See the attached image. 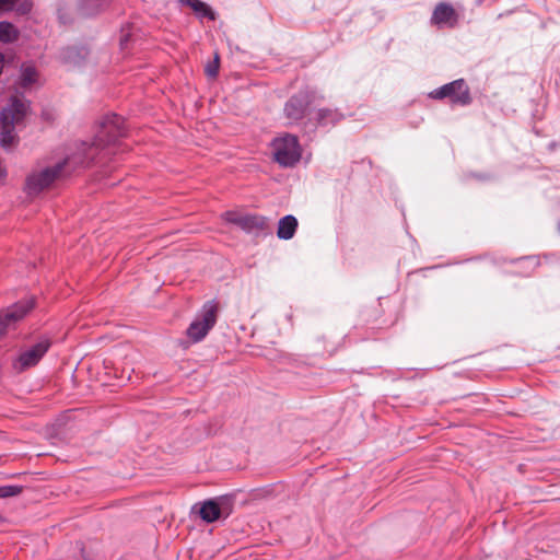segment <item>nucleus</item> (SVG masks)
<instances>
[{
	"instance_id": "obj_7",
	"label": "nucleus",
	"mask_w": 560,
	"mask_h": 560,
	"mask_svg": "<svg viewBox=\"0 0 560 560\" xmlns=\"http://www.w3.org/2000/svg\"><path fill=\"white\" fill-rule=\"evenodd\" d=\"M233 512V500L230 497H218L205 501L200 509L199 515L202 521L213 523L221 518H226Z\"/></svg>"
},
{
	"instance_id": "obj_18",
	"label": "nucleus",
	"mask_w": 560,
	"mask_h": 560,
	"mask_svg": "<svg viewBox=\"0 0 560 560\" xmlns=\"http://www.w3.org/2000/svg\"><path fill=\"white\" fill-rule=\"evenodd\" d=\"M37 71L33 66H22L20 75V85L27 88L36 82Z\"/></svg>"
},
{
	"instance_id": "obj_10",
	"label": "nucleus",
	"mask_w": 560,
	"mask_h": 560,
	"mask_svg": "<svg viewBox=\"0 0 560 560\" xmlns=\"http://www.w3.org/2000/svg\"><path fill=\"white\" fill-rule=\"evenodd\" d=\"M26 110V104L23 101L14 97L10 104L2 109L0 114V124H7L9 127L15 126L23 120Z\"/></svg>"
},
{
	"instance_id": "obj_15",
	"label": "nucleus",
	"mask_w": 560,
	"mask_h": 560,
	"mask_svg": "<svg viewBox=\"0 0 560 560\" xmlns=\"http://www.w3.org/2000/svg\"><path fill=\"white\" fill-rule=\"evenodd\" d=\"M343 118V115L335 108H319L316 112V122L319 126L335 125Z\"/></svg>"
},
{
	"instance_id": "obj_19",
	"label": "nucleus",
	"mask_w": 560,
	"mask_h": 560,
	"mask_svg": "<svg viewBox=\"0 0 560 560\" xmlns=\"http://www.w3.org/2000/svg\"><path fill=\"white\" fill-rule=\"evenodd\" d=\"M15 141L14 126L1 124L0 143L3 148L11 147Z\"/></svg>"
},
{
	"instance_id": "obj_12",
	"label": "nucleus",
	"mask_w": 560,
	"mask_h": 560,
	"mask_svg": "<svg viewBox=\"0 0 560 560\" xmlns=\"http://www.w3.org/2000/svg\"><path fill=\"white\" fill-rule=\"evenodd\" d=\"M112 0H78V11L83 16H93L105 10Z\"/></svg>"
},
{
	"instance_id": "obj_9",
	"label": "nucleus",
	"mask_w": 560,
	"mask_h": 560,
	"mask_svg": "<svg viewBox=\"0 0 560 560\" xmlns=\"http://www.w3.org/2000/svg\"><path fill=\"white\" fill-rule=\"evenodd\" d=\"M50 347L48 338H40L35 345L22 351L18 359L13 362V368L18 372H22L28 368L36 365Z\"/></svg>"
},
{
	"instance_id": "obj_22",
	"label": "nucleus",
	"mask_w": 560,
	"mask_h": 560,
	"mask_svg": "<svg viewBox=\"0 0 560 560\" xmlns=\"http://www.w3.org/2000/svg\"><path fill=\"white\" fill-rule=\"evenodd\" d=\"M18 0H0V11L13 10Z\"/></svg>"
},
{
	"instance_id": "obj_20",
	"label": "nucleus",
	"mask_w": 560,
	"mask_h": 560,
	"mask_svg": "<svg viewBox=\"0 0 560 560\" xmlns=\"http://www.w3.org/2000/svg\"><path fill=\"white\" fill-rule=\"evenodd\" d=\"M23 490L22 486L8 485L0 487V498H10L20 494Z\"/></svg>"
},
{
	"instance_id": "obj_17",
	"label": "nucleus",
	"mask_w": 560,
	"mask_h": 560,
	"mask_svg": "<svg viewBox=\"0 0 560 560\" xmlns=\"http://www.w3.org/2000/svg\"><path fill=\"white\" fill-rule=\"evenodd\" d=\"M19 38L18 28L10 22L0 21V42L13 43Z\"/></svg>"
},
{
	"instance_id": "obj_23",
	"label": "nucleus",
	"mask_w": 560,
	"mask_h": 560,
	"mask_svg": "<svg viewBox=\"0 0 560 560\" xmlns=\"http://www.w3.org/2000/svg\"><path fill=\"white\" fill-rule=\"evenodd\" d=\"M129 39H130V34L129 33H125V30L122 28L121 30V35H120V38H119V44H120L121 49L126 48L127 43L129 42Z\"/></svg>"
},
{
	"instance_id": "obj_11",
	"label": "nucleus",
	"mask_w": 560,
	"mask_h": 560,
	"mask_svg": "<svg viewBox=\"0 0 560 560\" xmlns=\"http://www.w3.org/2000/svg\"><path fill=\"white\" fill-rule=\"evenodd\" d=\"M431 22L439 26L455 27L458 15L450 3L440 2L433 10Z\"/></svg>"
},
{
	"instance_id": "obj_5",
	"label": "nucleus",
	"mask_w": 560,
	"mask_h": 560,
	"mask_svg": "<svg viewBox=\"0 0 560 560\" xmlns=\"http://www.w3.org/2000/svg\"><path fill=\"white\" fill-rule=\"evenodd\" d=\"M34 307L35 298L28 296L3 308L0 312V337L14 328Z\"/></svg>"
},
{
	"instance_id": "obj_6",
	"label": "nucleus",
	"mask_w": 560,
	"mask_h": 560,
	"mask_svg": "<svg viewBox=\"0 0 560 560\" xmlns=\"http://www.w3.org/2000/svg\"><path fill=\"white\" fill-rule=\"evenodd\" d=\"M273 156L281 166L290 167L301 159V149L298 138L292 135L278 138L273 141Z\"/></svg>"
},
{
	"instance_id": "obj_8",
	"label": "nucleus",
	"mask_w": 560,
	"mask_h": 560,
	"mask_svg": "<svg viewBox=\"0 0 560 560\" xmlns=\"http://www.w3.org/2000/svg\"><path fill=\"white\" fill-rule=\"evenodd\" d=\"M223 218L226 222L238 226L246 233L260 234L268 229L267 218L259 214H241L235 211H226Z\"/></svg>"
},
{
	"instance_id": "obj_4",
	"label": "nucleus",
	"mask_w": 560,
	"mask_h": 560,
	"mask_svg": "<svg viewBox=\"0 0 560 560\" xmlns=\"http://www.w3.org/2000/svg\"><path fill=\"white\" fill-rule=\"evenodd\" d=\"M430 97L434 100L448 98L450 103L455 106H467L472 102L469 86L464 79L454 80L433 90Z\"/></svg>"
},
{
	"instance_id": "obj_16",
	"label": "nucleus",
	"mask_w": 560,
	"mask_h": 560,
	"mask_svg": "<svg viewBox=\"0 0 560 560\" xmlns=\"http://www.w3.org/2000/svg\"><path fill=\"white\" fill-rule=\"evenodd\" d=\"M179 3L188 5L199 18H208L209 20L215 19L213 10L200 0H178Z\"/></svg>"
},
{
	"instance_id": "obj_1",
	"label": "nucleus",
	"mask_w": 560,
	"mask_h": 560,
	"mask_svg": "<svg viewBox=\"0 0 560 560\" xmlns=\"http://www.w3.org/2000/svg\"><path fill=\"white\" fill-rule=\"evenodd\" d=\"M125 119L117 115H107L101 124L100 130L95 135L91 144L83 143L80 150V156H68L52 166H47L39 171H33L25 182V191L30 196H36L44 189L50 187L56 180L70 175L74 171V164L88 167L96 160V155L108 145L125 137Z\"/></svg>"
},
{
	"instance_id": "obj_3",
	"label": "nucleus",
	"mask_w": 560,
	"mask_h": 560,
	"mask_svg": "<svg viewBox=\"0 0 560 560\" xmlns=\"http://www.w3.org/2000/svg\"><path fill=\"white\" fill-rule=\"evenodd\" d=\"M316 93L310 89L300 90L284 104L283 114L289 124H299L308 114L310 106L315 102Z\"/></svg>"
},
{
	"instance_id": "obj_14",
	"label": "nucleus",
	"mask_w": 560,
	"mask_h": 560,
	"mask_svg": "<svg viewBox=\"0 0 560 560\" xmlns=\"http://www.w3.org/2000/svg\"><path fill=\"white\" fill-rule=\"evenodd\" d=\"M86 56L88 50L84 47H68L61 51L60 58L66 65L80 66Z\"/></svg>"
},
{
	"instance_id": "obj_2",
	"label": "nucleus",
	"mask_w": 560,
	"mask_h": 560,
	"mask_svg": "<svg viewBox=\"0 0 560 560\" xmlns=\"http://www.w3.org/2000/svg\"><path fill=\"white\" fill-rule=\"evenodd\" d=\"M217 317V302L213 300L206 302L186 330V335L190 341L196 343L203 340L215 325Z\"/></svg>"
},
{
	"instance_id": "obj_21",
	"label": "nucleus",
	"mask_w": 560,
	"mask_h": 560,
	"mask_svg": "<svg viewBox=\"0 0 560 560\" xmlns=\"http://www.w3.org/2000/svg\"><path fill=\"white\" fill-rule=\"evenodd\" d=\"M206 74L210 78H215L219 72V55L214 56L213 61L209 62L205 68Z\"/></svg>"
},
{
	"instance_id": "obj_24",
	"label": "nucleus",
	"mask_w": 560,
	"mask_h": 560,
	"mask_svg": "<svg viewBox=\"0 0 560 560\" xmlns=\"http://www.w3.org/2000/svg\"><path fill=\"white\" fill-rule=\"evenodd\" d=\"M558 231L560 232V221L558 222Z\"/></svg>"
},
{
	"instance_id": "obj_13",
	"label": "nucleus",
	"mask_w": 560,
	"mask_h": 560,
	"mask_svg": "<svg viewBox=\"0 0 560 560\" xmlns=\"http://www.w3.org/2000/svg\"><path fill=\"white\" fill-rule=\"evenodd\" d=\"M298 229V220L294 215L288 214L279 220L277 236L280 240H291Z\"/></svg>"
}]
</instances>
